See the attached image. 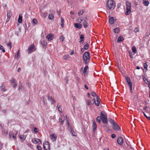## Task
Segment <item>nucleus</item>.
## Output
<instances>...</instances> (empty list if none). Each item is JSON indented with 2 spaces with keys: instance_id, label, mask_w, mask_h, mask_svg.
<instances>
[{
  "instance_id": "obj_1",
  "label": "nucleus",
  "mask_w": 150,
  "mask_h": 150,
  "mask_svg": "<svg viewBox=\"0 0 150 150\" xmlns=\"http://www.w3.org/2000/svg\"><path fill=\"white\" fill-rule=\"evenodd\" d=\"M115 5L112 0H108L106 4V8L108 10H113L115 7Z\"/></svg>"
},
{
  "instance_id": "obj_2",
  "label": "nucleus",
  "mask_w": 150,
  "mask_h": 150,
  "mask_svg": "<svg viewBox=\"0 0 150 150\" xmlns=\"http://www.w3.org/2000/svg\"><path fill=\"white\" fill-rule=\"evenodd\" d=\"M83 59L86 65L88 63L90 60V53L88 52H85L83 55Z\"/></svg>"
},
{
  "instance_id": "obj_3",
  "label": "nucleus",
  "mask_w": 150,
  "mask_h": 150,
  "mask_svg": "<svg viewBox=\"0 0 150 150\" xmlns=\"http://www.w3.org/2000/svg\"><path fill=\"white\" fill-rule=\"evenodd\" d=\"M100 117H101V120L103 124L107 123V116L106 113L102 111L100 113Z\"/></svg>"
},
{
  "instance_id": "obj_4",
  "label": "nucleus",
  "mask_w": 150,
  "mask_h": 150,
  "mask_svg": "<svg viewBox=\"0 0 150 150\" xmlns=\"http://www.w3.org/2000/svg\"><path fill=\"white\" fill-rule=\"evenodd\" d=\"M100 117H101V120L103 124L107 123V116L106 113L102 111L100 113Z\"/></svg>"
},
{
  "instance_id": "obj_5",
  "label": "nucleus",
  "mask_w": 150,
  "mask_h": 150,
  "mask_svg": "<svg viewBox=\"0 0 150 150\" xmlns=\"http://www.w3.org/2000/svg\"><path fill=\"white\" fill-rule=\"evenodd\" d=\"M126 5V11L125 13L126 15H128L130 14L131 12V5L129 2H127Z\"/></svg>"
},
{
  "instance_id": "obj_6",
  "label": "nucleus",
  "mask_w": 150,
  "mask_h": 150,
  "mask_svg": "<svg viewBox=\"0 0 150 150\" xmlns=\"http://www.w3.org/2000/svg\"><path fill=\"white\" fill-rule=\"evenodd\" d=\"M15 133H14L13 132H9V137L10 138L14 140L16 139V135L18 134V131H15Z\"/></svg>"
},
{
  "instance_id": "obj_7",
  "label": "nucleus",
  "mask_w": 150,
  "mask_h": 150,
  "mask_svg": "<svg viewBox=\"0 0 150 150\" xmlns=\"http://www.w3.org/2000/svg\"><path fill=\"white\" fill-rule=\"evenodd\" d=\"M35 45L34 44L31 45H30L27 51L28 54H30L35 50Z\"/></svg>"
},
{
  "instance_id": "obj_8",
  "label": "nucleus",
  "mask_w": 150,
  "mask_h": 150,
  "mask_svg": "<svg viewBox=\"0 0 150 150\" xmlns=\"http://www.w3.org/2000/svg\"><path fill=\"white\" fill-rule=\"evenodd\" d=\"M112 127L114 129L117 131H120V128L118 125L115 122L112 124Z\"/></svg>"
},
{
  "instance_id": "obj_9",
  "label": "nucleus",
  "mask_w": 150,
  "mask_h": 150,
  "mask_svg": "<svg viewBox=\"0 0 150 150\" xmlns=\"http://www.w3.org/2000/svg\"><path fill=\"white\" fill-rule=\"evenodd\" d=\"M43 148L45 150H50L49 142H46L44 144Z\"/></svg>"
},
{
  "instance_id": "obj_10",
  "label": "nucleus",
  "mask_w": 150,
  "mask_h": 150,
  "mask_svg": "<svg viewBox=\"0 0 150 150\" xmlns=\"http://www.w3.org/2000/svg\"><path fill=\"white\" fill-rule=\"evenodd\" d=\"M50 137L52 142H55L57 138V136L56 134H53L50 135Z\"/></svg>"
},
{
  "instance_id": "obj_11",
  "label": "nucleus",
  "mask_w": 150,
  "mask_h": 150,
  "mask_svg": "<svg viewBox=\"0 0 150 150\" xmlns=\"http://www.w3.org/2000/svg\"><path fill=\"white\" fill-rule=\"evenodd\" d=\"M117 142L119 144L121 145L123 143V139L121 137H119L117 138Z\"/></svg>"
},
{
  "instance_id": "obj_12",
  "label": "nucleus",
  "mask_w": 150,
  "mask_h": 150,
  "mask_svg": "<svg viewBox=\"0 0 150 150\" xmlns=\"http://www.w3.org/2000/svg\"><path fill=\"white\" fill-rule=\"evenodd\" d=\"M116 20L114 17L109 16V23L111 24L114 23L116 21Z\"/></svg>"
},
{
  "instance_id": "obj_13",
  "label": "nucleus",
  "mask_w": 150,
  "mask_h": 150,
  "mask_svg": "<svg viewBox=\"0 0 150 150\" xmlns=\"http://www.w3.org/2000/svg\"><path fill=\"white\" fill-rule=\"evenodd\" d=\"M88 19L86 17H85L83 20V27L85 28H86L88 26Z\"/></svg>"
},
{
  "instance_id": "obj_14",
  "label": "nucleus",
  "mask_w": 150,
  "mask_h": 150,
  "mask_svg": "<svg viewBox=\"0 0 150 150\" xmlns=\"http://www.w3.org/2000/svg\"><path fill=\"white\" fill-rule=\"evenodd\" d=\"M48 100L49 101H50V102L51 103V104H54L56 102L54 99L52 97L50 96H48Z\"/></svg>"
},
{
  "instance_id": "obj_15",
  "label": "nucleus",
  "mask_w": 150,
  "mask_h": 150,
  "mask_svg": "<svg viewBox=\"0 0 150 150\" xmlns=\"http://www.w3.org/2000/svg\"><path fill=\"white\" fill-rule=\"evenodd\" d=\"M96 100L95 101V105L96 106H98L100 104V98L98 96H96Z\"/></svg>"
},
{
  "instance_id": "obj_16",
  "label": "nucleus",
  "mask_w": 150,
  "mask_h": 150,
  "mask_svg": "<svg viewBox=\"0 0 150 150\" xmlns=\"http://www.w3.org/2000/svg\"><path fill=\"white\" fill-rule=\"evenodd\" d=\"M88 71V68L87 65L86 66L84 69L83 74L84 76L87 75Z\"/></svg>"
},
{
  "instance_id": "obj_17",
  "label": "nucleus",
  "mask_w": 150,
  "mask_h": 150,
  "mask_svg": "<svg viewBox=\"0 0 150 150\" xmlns=\"http://www.w3.org/2000/svg\"><path fill=\"white\" fill-rule=\"evenodd\" d=\"M84 36L83 34H81L80 35V40L79 42L81 44L83 43L84 42Z\"/></svg>"
},
{
  "instance_id": "obj_18",
  "label": "nucleus",
  "mask_w": 150,
  "mask_h": 150,
  "mask_svg": "<svg viewBox=\"0 0 150 150\" xmlns=\"http://www.w3.org/2000/svg\"><path fill=\"white\" fill-rule=\"evenodd\" d=\"M32 141L33 143L35 144L38 143L39 142H40V143H41V142L40 141V139L36 138L33 139Z\"/></svg>"
},
{
  "instance_id": "obj_19",
  "label": "nucleus",
  "mask_w": 150,
  "mask_h": 150,
  "mask_svg": "<svg viewBox=\"0 0 150 150\" xmlns=\"http://www.w3.org/2000/svg\"><path fill=\"white\" fill-rule=\"evenodd\" d=\"M92 127L93 131L94 132H95L97 128V125L95 122L94 121H93V122Z\"/></svg>"
},
{
  "instance_id": "obj_20",
  "label": "nucleus",
  "mask_w": 150,
  "mask_h": 150,
  "mask_svg": "<svg viewBox=\"0 0 150 150\" xmlns=\"http://www.w3.org/2000/svg\"><path fill=\"white\" fill-rule=\"evenodd\" d=\"M74 25L75 28L79 29H81L82 27V25H81L80 23H74Z\"/></svg>"
},
{
  "instance_id": "obj_21",
  "label": "nucleus",
  "mask_w": 150,
  "mask_h": 150,
  "mask_svg": "<svg viewBox=\"0 0 150 150\" xmlns=\"http://www.w3.org/2000/svg\"><path fill=\"white\" fill-rule=\"evenodd\" d=\"M46 38L49 41L52 40L53 38L52 34H48L46 37Z\"/></svg>"
},
{
  "instance_id": "obj_22",
  "label": "nucleus",
  "mask_w": 150,
  "mask_h": 150,
  "mask_svg": "<svg viewBox=\"0 0 150 150\" xmlns=\"http://www.w3.org/2000/svg\"><path fill=\"white\" fill-rule=\"evenodd\" d=\"M22 16L21 14H20L19 15L18 21L19 23H22Z\"/></svg>"
},
{
  "instance_id": "obj_23",
  "label": "nucleus",
  "mask_w": 150,
  "mask_h": 150,
  "mask_svg": "<svg viewBox=\"0 0 150 150\" xmlns=\"http://www.w3.org/2000/svg\"><path fill=\"white\" fill-rule=\"evenodd\" d=\"M65 119L66 120V119L64 117V116L63 117L62 116L61 117H60L59 121L62 124H63Z\"/></svg>"
},
{
  "instance_id": "obj_24",
  "label": "nucleus",
  "mask_w": 150,
  "mask_h": 150,
  "mask_svg": "<svg viewBox=\"0 0 150 150\" xmlns=\"http://www.w3.org/2000/svg\"><path fill=\"white\" fill-rule=\"evenodd\" d=\"M0 89L3 91H5L7 90L5 88V85H2L0 86Z\"/></svg>"
},
{
  "instance_id": "obj_25",
  "label": "nucleus",
  "mask_w": 150,
  "mask_h": 150,
  "mask_svg": "<svg viewBox=\"0 0 150 150\" xmlns=\"http://www.w3.org/2000/svg\"><path fill=\"white\" fill-rule=\"evenodd\" d=\"M124 40L122 36H120L118 37L117 41L119 42L122 41Z\"/></svg>"
},
{
  "instance_id": "obj_26",
  "label": "nucleus",
  "mask_w": 150,
  "mask_h": 150,
  "mask_svg": "<svg viewBox=\"0 0 150 150\" xmlns=\"http://www.w3.org/2000/svg\"><path fill=\"white\" fill-rule=\"evenodd\" d=\"M12 14V12L11 11H8L7 13V17L10 18Z\"/></svg>"
},
{
  "instance_id": "obj_27",
  "label": "nucleus",
  "mask_w": 150,
  "mask_h": 150,
  "mask_svg": "<svg viewBox=\"0 0 150 150\" xmlns=\"http://www.w3.org/2000/svg\"><path fill=\"white\" fill-rule=\"evenodd\" d=\"M61 26L62 28H63V27L64 26V21L63 18L62 17H61Z\"/></svg>"
},
{
  "instance_id": "obj_28",
  "label": "nucleus",
  "mask_w": 150,
  "mask_h": 150,
  "mask_svg": "<svg viewBox=\"0 0 150 150\" xmlns=\"http://www.w3.org/2000/svg\"><path fill=\"white\" fill-rule=\"evenodd\" d=\"M41 43L42 45L43 46H46L47 45V42L45 40H43L42 41V42H41Z\"/></svg>"
},
{
  "instance_id": "obj_29",
  "label": "nucleus",
  "mask_w": 150,
  "mask_h": 150,
  "mask_svg": "<svg viewBox=\"0 0 150 150\" xmlns=\"http://www.w3.org/2000/svg\"><path fill=\"white\" fill-rule=\"evenodd\" d=\"M33 24L34 25H36L38 24V21L36 19L34 18L33 20Z\"/></svg>"
},
{
  "instance_id": "obj_30",
  "label": "nucleus",
  "mask_w": 150,
  "mask_h": 150,
  "mask_svg": "<svg viewBox=\"0 0 150 150\" xmlns=\"http://www.w3.org/2000/svg\"><path fill=\"white\" fill-rule=\"evenodd\" d=\"M113 32L115 33H118L120 32V30L118 28H116L114 29Z\"/></svg>"
},
{
  "instance_id": "obj_31",
  "label": "nucleus",
  "mask_w": 150,
  "mask_h": 150,
  "mask_svg": "<svg viewBox=\"0 0 150 150\" xmlns=\"http://www.w3.org/2000/svg\"><path fill=\"white\" fill-rule=\"evenodd\" d=\"M84 11L83 9L81 10L78 13V15L79 16L82 15L83 13H84Z\"/></svg>"
},
{
  "instance_id": "obj_32",
  "label": "nucleus",
  "mask_w": 150,
  "mask_h": 150,
  "mask_svg": "<svg viewBox=\"0 0 150 150\" xmlns=\"http://www.w3.org/2000/svg\"><path fill=\"white\" fill-rule=\"evenodd\" d=\"M132 50L133 52L135 54L137 52V51L136 48L135 46H133L132 47Z\"/></svg>"
},
{
  "instance_id": "obj_33",
  "label": "nucleus",
  "mask_w": 150,
  "mask_h": 150,
  "mask_svg": "<svg viewBox=\"0 0 150 150\" xmlns=\"http://www.w3.org/2000/svg\"><path fill=\"white\" fill-rule=\"evenodd\" d=\"M126 80L129 86V83H132V82H131L130 81V79L129 78L127 77H126Z\"/></svg>"
},
{
  "instance_id": "obj_34",
  "label": "nucleus",
  "mask_w": 150,
  "mask_h": 150,
  "mask_svg": "<svg viewBox=\"0 0 150 150\" xmlns=\"http://www.w3.org/2000/svg\"><path fill=\"white\" fill-rule=\"evenodd\" d=\"M101 120V118L100 116H98L96 118V121L99 123L100 122V120Z\"/></svg>"
},
{
  "instance_id": "obj_35",
  "label": "nucleus",
  "mask_w": 150,
  "mask_h": 150,
  "mask_svg": "<svg viewBox=\"0 0 150 150\" xmlns=\"http://www.w3.org/2000/svg\"><path fill=\"white\" fill-rule=\"evenodd\" d=\"M77 21L79 23H81L83 21V18L79 17L77 19Z\"/></svg>"
},
{
  "instance_id": "obj_36",
  "label": "nucleus",
  "mask_w": 150,
  "mask_h": 150,
  "mask_svg": "<svg viewBox=\"0 0 150 150\" xmlns=\"http://www.w3.org/2000/svg\"><path fill=\"white\" fill-rule=\"evenodd\" d=\"M0 50H2V52L4 53L5 52V50L4 48L3 47L0 45Z\"/></svg>"
},
{
  "instance_id": "obj_37",
  "label": "nucleus",
  "mask_w": 150,
  "mask_h": 150,
  "mask_svg": "<svg viewBox=\"0 0 150 150\" xmlns=\"http://www.w3.org/2000/svg\"><path fill=\"white\" fill-rule=\"evenodd\" d=\"M143 3L145 6H148L149 4V2L148 1H144Z\"/></svg>"
},
{
  "instance_id": "obj_38",
  "label": "nucleus",
  "mask_w": 150,
  "mask_h": 150,
  "mask_svg": "<svg viewBox=\"0 0 150 150\" xmlns=\"http://www.w3.org/2000/svg\"><path fill=\"white\" fill-rule=\"evenodd\" d=\"M54 17V15L53 14L50 13L49 15V18L50 19H52Z\"/></svg>"
},
{
  "instance_id": "obj_39",
  "label": "nucleus",
  "mask_w": 150,
  "mask_h": 150,
  "mask_svg": "<svg viewBox=\"0 0 150 150\" xmlns=\"http://www.w3.org/2000/svg\"><path fill=\"white\" fill-rule=\"evenodd\" d=\"M64 117L65 118V119H66V120L67 121V125H68V126L69 127V124L68 122V119H67V117L66 116H64Z\"/></svg>"
},
{
  "instance_id": "obj_40",
  "label": "nucleus",
  "mask_w": 150,
  "mask_h": 150,
  "mask_svg": "<svg viewBox=\"0 0 150 150\" xmlns=\"http://www.w3.org/2000/svg\"><path fill=\"white\" fill-rule=\"evenodd\" d=\"M90 103L91 104L93 105L94 103H95V98H94L93 100H91L89 101Z\"/></svg>"
},
{
  "instance_id": "obj_41",
  "label": "nucleus",
  "mask_w": 150,
  "mask_h": 150,
  "mask_svg": "<svg viewBox=\"0 0 150 150\" xmlns=\"http://www.w3.org/2000/svg\"><path fill=\"white\" fill-rule=\"evenodd\" d=\"M129 86H130V91L131 93H132V83H129Z\"/></svg>"
},
{
  "instance_id": "obj_42",
  "label": "nucleus",
  "mask_w": 150,
  "mask_h": 150,
  "mask_svg": "<svg viewBox=\"0 0 150 150\" xmlns=\"http://www.w3.org/2000/svg\"><path fill=\"white\" fill-rule=\"evenodd\" d=\"M20 138L21 139L24 140L26 138V136L25 135H21Z\"/></svg>"
},
{
  "instance_id": "obj_43",
  "label": "nucleus",
  "mask_w": 150,
  "mask_h": 150,
  "mask_svg": "<svg viewBox=\"0 0 150 150\" xmlns=\"http://www.w3.org/2000/svg\"><path fill=\"white\" fill-rule=\"evenodd\" d=\"M88 46L89 45L88 44L84 45L83 47L84 49L86 50L88 49Z\"/></svg>"
},
{
  "instance_id": "obj_44",
  "label": "nucleus",
  "mask_w": 150,
  "mask_h": 150,
  "mask_svg": "<svg viewBox=\"0 0 150 150\" xmlns=\"http://www.w3.org/2000/svg\"><path fill=\"white\" fill-rule=\"evenodd\" d=\"M8 46L10 47V49H11L12 47V43L11 42H8L7 44Z\"/></svg>"
},
{
  "instance_id": "obj_45",
  "label": "nucleus",
  "mask_w": 150,
  "mask_h": 150,
  "mask_svg": "<svg viewBox=\"0 0 150 150\" xmlns=\"http://www.w3.org/2000/svg\"><path fill=\"white\" fill-rule=\"evenodd\" d=\"M91 95L93 97L96 96H96H97L95 92H91Z\"/></svg>"
},
{
  "instance_id": "obj_46",
  "label": "nucleus",
  "mask_w": 150,
  "mask_h": 150,
  "mask_svg": "<svg viewBox=\"0 0 150 150\" xmlns=\"http://www.w3.org/2000/svg\"><path fill=\"white\" fill-rule=\"evenodd\" d=\"M109 121L112 125L115 122L113 120L110 118L109 120Z\"/></svg>"
},
{
  "instance_id": "obj_47",
  "label": "nucleus",
  "mask_w": 150,
  "mask_h": 150,
  "mask_svg": "<svg viewBox=\"0 0 150 150\" xmlns=\"http://www.w3.org/2000/svg\"><path fill=\"white\" fill-rule=\"evenodd\" d=\"M147 65L146 63H144V69H146V70H147Z\"/></svg>"
},
{
  "instance_id": "obj_48",
  "label": "nucleus",
  "mask_w": 150,
  "mask_h": 150,
  "mask_svg": "<svg viewBox=\"0 0 150 150\" xmlns=\"http://www.w3.org/2000/svg\"><path fill=\"white\" fill-rule=\"evenodd\" d=\"M19 52H20V51H19V50H18L16 54L15 55V58H18V57L19 56Z\"/></svg>"
},
{
  "instance_id": "obj_49",
  "label": "nucleus",
  "mask_w": 150,
  "mask_h": 150,
  "mask_svg": "<svg viewBox=\"0 0 150 150\" xmlns=\"http://www.w3.org/2000/svg\"><path fill=\"white\" fill-rule=\"evenodd\" d=\"M64 38L62 36H60V40L61 41H63L64 40Z\"/></svg>"
},
{
  "instance_id": "obj_50",
  "label": "nucleus",
  "mask_w": 150,
  "mask_h": 150,
  "mask_svg": "<svg viewBox=\"0 0 150 150\" xmlns=\"http://www.w3.org/2000/svg\"><path fill=\"white\" fill-rule=\"evenodd\" d=\"M33 131L35 133H37L38 132V129L36 127H34V128Z\"/></svg>"
},
{
  "instance_id": "obj_51",
  "label": "nucleus",
  "mask_w": 150,
  "mask_h": 150,
  "mask_svg": "<svg viewBox=\"0 0 150 150\" xmlns=\"http://www.w3.org/2000/svg\"><path fill=\"white\" fill-rule=\"evenodd\" d=\"M57 108L58 111H59L61 112V110H62V109H61V110H60V105L59 104H57Z\"/></svg>"
},
{
  "instance_id": "obj_52",
  "label": "nucleus",
  "mask_w": 150,
  "mask_h": 150,
  "mask_svg": "<svg viewBox=\"0 0 150 150\" xmlns=\"http://www.w3.org/2000/svg\"><path fill=\"white\" fill-rule=\"evenodd\" d=\"M139 31V30L138 28H136L134 30V32L135 33H137Z\"/></svg>"
},
{
  "instance_id": "obj_53",
  "label": "nucleus",
  "mask_w": 150,
  "mask_h": 150,
  "mask_svg": "<svg viewBox=\"0 0 150 150\" xmlns=\"http://www.w3.org/2000/svg\"><path fill=\"white\" fill-rule=\"evenodd\" d=\"M145 116L149 120H150V117H148L145 114V113L143 112Z\"/></svg>"
},
{
  "instance_id": "obj_54",
  "label": "nucleus",
  "mask_w": 150,
  "mask_h": 150,
  "mask_svg": "<svg viewBox=\"0 0 150 150\" xmlns=\"http://www.w3.org/2000/svg\"><path fill=\"white\" fill-rule=\"evenodd\" d=\"M11 82L12 83H16L15 81V80L14 79H12L11 80Z\"/></svg>"
},
{
  "instance_id": "obj_55",
  "label": "nucleus",
  "mask_w": 150,
  "mask_h": 150,
  "mask_svg": "<svg viewBox=\"0 0 150 150\" xmlns=\"http://www.w3.org/2000/svg\"><path fill=\"white\" fill-rule=\"evenodd\" d=\"M17 86V84L16 83H13L12 84V86L13 87V88H15Z\"/></svg>"
},
{
  "instance_id": "obj_56",
  "label": "nucleus",
  "mask_w": 150,
  "mask_h": 150,
  "mask_svg": "<svg viewBox=\"0 0 150 150\" xmlns=\"http://www.w3.org/2000/svg\"><path fill=\"white\" fill-rule=\"evenodd\" d=\"M147 106H146L144 108V110L146 111H148V110L147 109Z\"/></svg>"
},
{
  "instance_id": "obj_57",
  "label": "nucleus",
  "mask_w": 150,
  "mask_h": 150,
  "mask_svg": "<svg viewBox=\"0 0 150 150\" xmlns=\"http://www.w3.org/2000/svg\"><path fill=\"white\" fill-rule=\"evenodd\" d=\"M37 148L38 150H42L41 147L40 146H37Z\"/></svg>"
},
{
  "instance_id": "obj_58",
  "label": "nucleus",
  "mask_w": 150,
  "mask_h": 150,
  "mask_svg": "<svg viewBox=\"0 0 150 150\" xmlns=\"http://www.w3.org/2000/svg\"><path fill=\"white\" fill-rule=\"evenodd\" d=\"M111 137L112 138H114L116 137V135L114 134H112L111 135Z\"/></svg>"
},
{
  "instance_id": "obj_59",
  "label": "nucleus",
  "mask_w": 150,
  "mask_h": 150,
  "mask_svg": "<svg viewBox=\"0 0 150 150\" xmlns=\"http://www.w3.org/2000/svg\"><path fill=\"white\" fill-rule=\"evenodd\" d=\"M47 13H44L43 14V16L44 17H46L47 16Z\"/></svg>"
},
{
  "instance_id": "obj_60",
  "label": "nucleus",
  "mask_w": 150,
  "mask_h": 150,
  "mask_svg": "<svg viewBox=\"0 0 150 150\" xmlns=\"http://www.w3.org/2000/svg\"><path fill=\"white\" fill-rule=\"evenodd\" d=\"M43 102L45 104H47V102L46 101L45 102L44 100V97H43Z\"/></svg>"
},
{
  "instance_id": "obj_61",
  "label": "nucleus",
  "mask_w": 150,
  "mask_h": 150,
  "mask_svg": "<svg viewBox=\"0 0 150 150\" xmlns=\"http://www.w3.org/2000/svg\"><path fill=\"white\" fill-rule=\"evenodd\" d=\"M84 87H85V88L86 89H88V86H87L86 85V84L85 85Z\"/></svg>"
},
{
  "instance_id": "obj_62",
  "label": "nucleus",
  "mask_w": 150,
  "mask_h": 150,
  "mask_svg": "<svg viewBox=\"0 0 150 150\" xmlns=\"http://www.w3.org/2000/svg\"><path fill=\"white\" fill-rule=\"evenodd\" d=\"M90 102H89V101L88 100H87V102H86V104H87V105H90Z\"/></svg>"
},
{
  "instance_id": "obj_63",
  "label": "nucleus",
  "mask_w": 150,
  "mask_h": 150,
  "mask_svg": "<svg viewBox=\"0 0 150 150\" xmlns=\"http://www.w3.org/2000/svg\"><path fill=\"white\" fill-rule=\"evenodd\" d=\"M70 14L71 15H73L74 14V12L72 11H70Z\"/></svg>"
},
{
  "instance_id": "obj_64",
  "label": "nucleus",
  "mask_w": 150,
  "mask_h": 150,
  "mask_svg": "<svg viewBox=\"0 0 150 150\" xmlns=\"http://www.w3.org/2000/svg\"><path fill=\"white\" fill-rule=\"evenodd\" d=\"M149 84L148 86L149 87V88L150 89V82H149Z\"/></svg>"
}]
</instances>
